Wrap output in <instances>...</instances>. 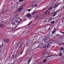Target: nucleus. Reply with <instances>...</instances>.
<instances>
[{
  "label": "nucleus",
  "instance_id": "obj_1",
  "mask_svg": "<svg viewBox=\"0 0 64 64\" xmlns=\"http://www.w3.org/2000/svg\"><path fill=\"white\" fill-rule=\"evenodd\" d=\"M21 20V19H20L19 18L17 21H14L12 22V24L13 25H17L20 22Z\"/></svg>",
  "mask_w": 64,
  "mask_h": 64
},
{
  "label": "nucleus",
  "instance_id": "obj_2",
  "mask_svg": "<svg viewBox=\"0 0 64 64\" xmlns=\"http://www.w3.org/2000/svg\"><path fill=\"white\" fill-rule=\"evenodd\" d=\"M43 40L46 43L45 44H47V43H51V41L50 40H48V39L47 38H45Z\"/></svg>",
  "mask_w": 64,
  "mask_h": 64
},
{
  "label": "nucleus",
  "instance_id": "obj_3",
  "mask_svg": "<svg viewBox=\"0 0 64 64\" xmlns=\"http://www.w3.org/2000/svg\"><path fill=\"white\" fill-rule=\"evenodd\" d=\"M38 47L39 48H43L45 47V44H40L39 45Z\"/></svg>",
  "mask_w": 64,
  "mask_h": 64
},
{
  "label": "nucleus",
  "instance_id": "obj_4",
  "mask_svg": "<svg viewBox=\"0 0 64 64\" xmlns=\"http://www.w3.org/2000/svg\"><path fill=\"white\" fill-rule=\"evenodd\" d=\"M53 6H52L50 7L45 12V13H47L48 14H49L50 13V12L49 11L48 12V11H49L50 10H51V9H53Z\"/></svg>",
  "mask_w": 64,
  "mask_h": 64
},
{
  "label": "nucleus",
  "instance_id": "obj_5",
  "mask_svg": "<svg viewBox=\"0 0 64 64\" xmlns=\"http://www.w3.org/2000/svg\"><path fill=\"white\" fill-rule=\"evenodd\" d=\"M15 56V54H11L10 56L9 59H12L14 58V57Z\"/></svg>",
  "mask_w": 64,
  "mask_h": 64
},
{
  "label": "nucleus",
  "instance_id": "obj_6",
  "mask_svg": "<svg viewBox=\"0 0 64 64\" xmlns=\"http://www.w3.org/2000/svg\"><path fill=\"white\" fill-rule=\"evenodd\" d=\"M45 47L46 46L48 48H50V45L49 44H45Z\"/></svg>",
  "mask_w": 64,
  "mask_h": 64
},
{
  "label": "nucleus",
  "instance_id": "obj_7",
  "mask_svg": "<svg viewBox=\"0 0 64 64\" xmlns=\"http://www.w3.org/2000/svg\"><path fill=\"white\" fill-rule=\"evenodd\" d=\"M24 6H20V8H19L18 9V11H20L21 10L23 9V7Z\"/></svg>",
  "mask_w": 64,
  "mask_h": 64
},
{
  "label": "nucleus",
  "instance_id": "obj_8",
  "mask_svg": "<svg viewBox=\"0 0 64 64\" xmlns=\"http://www.w3.org/2000/svg\"><path fill=\"white\" fill-rule=\"evenodd\" d=\"M25 16H26V17H27V16L28 18H29L30 17H31V14H26Z\"/></svg>",
  "mask_w": 64,
  "mask_h": 64
},
{
  "label": "nucleus",
  "instance_id": "obj_9",
  "mask_svg": "<svg viewBox=\"0 0 64 64\" xmlns=\"http://www.w3.org/2000/svg\"><path fill=\"white\" fill-rule=\"evenodd\" d=\"M14 16L15 18H16L17 16H18V14L17 13H15L14 14Z\"/></svg>",
  "mask_w": 64,
  "mask_h": 64
},
{
  "label": "nucleus",
  "instance_id": "obj_10",
  "mask_svg": "<svg viewBox=\"0 0 64 64\" xmlns=\"http://www.w3.org/2000/svg\"><path fill=\"white\" fill-rule=\"evenodd\" d=\"M38 12V10H37V12H33L32 13V15H34L35 14H37V13Z\"/></svg>",
  "mask_w": 64,
  "mask_h": 64
},
{
  "label": "nucleus",
  "instance_id": "obj_11",
  "mask_svg": "<svg viewBox=\"0 0 64 64\" xmlns=\"http://www.w3.org/2000/svg\"><path fill=\"white\" fill-rule=\"evenodd\" d=\"M39 17V16H36L34 17L33 18L34 19H38Z\"/></svg>",
  "mask_w": 64,
  "mask_h": 64
},
{
  "label": "nucleus",
  "instance_id": "obj_12",
  "mask_svg": "<svg viewBox=\"0 0 64 64\" xmlns=\"http://www.w3.org/2000/svg\"><path fill=\"white\" fill-rule=\"evenodd\" d=\"M4 26V25L2 24H0V27L2 28Z\"/></svg>",
  "mask_w": 64,
  "mask_h": 64
},
{
  "label": "nucleus",
  "instance_id": "obj_13",
  "mask_svg": "<svg viewBox=\"0 0 64 64\" xmlns=\"http://www.w3.org/2000/svg\"><path fill=\"white\" fill-rule=\"evenodd\" d=\"M10 41V40L9 39H7L6 40V42L8 43H9V41Z\"/></svg>",
  "mask_w": 64,
  "mask_h": 64
},
{
  "label": "nucleus",
  "instance_id": "obj_14",
  "mask_svg": "<svg viewBox=\"0 0 64 64\" xmlns=\"http://www.w3.org/2000/svg\"><path fill=\"white\" fill-rule=\"evenodd\" d=\"M31 60H32V59H30V60H28V64H29V63H30V61H31Z\"/></svg>",
  "mask_w": 64,
  "mask_h": 64
},
{
  "label": "nucleus",
  "instance_id": "obj_15",
  "mask_svg": "<svg viewBox=\"0 0 64 64\" xmlns=\"http://www.w3.org/2000/svg\"><path fill=\"white\" fill-rule=\"evenodd\" d=\"M59 12H56L54 13V14H55V15H57V13Z\"/></svg>",
  "mask_w": 64,
  "mask_h": 64
},
{
  "label": "nucleus",
  "instance_id": "obj_16",
  "mask_svg": "<svg viewBox=\"0 0 64 64\" xmlns=\"http://www.w3.org/2000/svg\"><path fill=\"white\" fill-rule=\"evenodd\" d=\"M58 5H55V6H54L53 8H56V7H57V6H58Z\"/></svg>",
  "mask_w": 64,
  "mask_h": 64
},
{
  "label": "nucleus",
  "instance_id": "obj_17",
  "mask_svg": "<svg viewBox=\"0 0 64 64\" xmlns=\"http://www.w3.org/2000/svg\"><path fill=\"white\" fill-rule=\"evenodd\" d=\"M55 31H54V30L51 32L52 33V34H54L55 33Z\"/></svg>",
  "mask_w": 64,
  "mask_h": 64
},
{
  "label": "nucleus",
  "instance_id": "obj_18",
  "mask_svg": "<svg viewBox=\"0 0 64 64\" xmlns=\"http://www.w3.org/2000/svg\"><path fill=\"white\" fill-rule=\"evenodd\" d=\"M60 50H61V51H63L64 50V48H61Z\"/></svg>",
  "mask_w": 64,
  "mask_h": 64
},
{
  "label": "nucleus",
  "instance_id": "obj_19",
  "mask_svg": "<svg viewBox=\"0 0 64 64\" xmlns=\"http://www.w3.org/2000/svg\"><path fill=\"white\" fill-rule=\"evenodd\" d=\"M62 54H62V53L60 54L59 55L60 56H62Z\"/></svg>",
  "mask_w": 64,
  "mask_h": 64
},
{
  "label": "nucleus",
  "instance_id": "obj_20",
  "mask_svg": "<svg viewBox=\"0 0 64 64\" xmlns=\"http://www.w3.org/2000/svg\"><path fill=\"white\" fill-rule=\"evenodd\" d=\"M31 9H29L28 10V12H30V11H31Z\"/></svg>",
  "mask_w": 64,
  "mask_h": 64
},
{
  "label": "nucleus",
  "instance_id": "obj_21",
  "mask_svg": "<svg viewBox=\"0 0 64 64\" xmlns=\"http://www.w3.org/2000/svg\"><path fill=\"white\" fill-rule=\"evenodd\" d=\"M56 29L55 28H54V31H55L56 32Z\"/></svg>",
  "mask_w": 64,
  "mask_h": 64
},
{
  "label": "nucleus",
  "instance_id": "obj_22",
  "mask_svg": "<svg viewBox=\"0 0 64 64\" xmlns=\"http://www.w3.org/2000/svg\"><path fill=\"white\" fill-rule=\"evenodd\" d=\"M32 22V21L30 22H29V23L27 25H30V24L31 23V22Z\"/></svg>",
  "mask_w": 64,
  "mask_h": 64
},
{
  "label": "nucleus",
  "instance_id": "obj_23",
  "mask_svg": "<svg viewBox=\"0 0 64 64\" xmlns=\"http://www.w3.org/2000/svg\"><path fill=\"white\" fill-rule=\"evenodd\" d=\"M52 55H50L49 56H48V57H52Z\"/></svg>",
  "mask_w": 64,
  "mask_h": 64
},
{
  "label": "nucleus",
  "instance_id": "obj_24",
  "mask_svg": "<svg viewBox=\"0 0 64 64\" xmlns=\"http://www.w3.org/2000/svg\"><path fill=\"white\" fill-rule=\"evenodd\" d=\"M56 36H60V34H56Z\"/></svg>",
  "mask_w": 64,
  "mask_h": 64
},
{
  "label": "nucleus",
  "instance_id": "obj_25",
  "mask_svg": "<svg viewBox=\"0 0 64 64\" xmlns=\"http://www.w3.org/2000/svg\"><path fill=\"white\" fill-rule=\"evenodd\" d=\"M19 2H23V0H19Z\"/></svg>",
  "mask_w": 64,
  "mask_h": 64
},
{
  "label": "nucleus",
  "instance_id": "obj_26",
  "mask_svg": "<svg viewBox=\"0 0 64 64\" xmlns=\"http://www.w3.org/2000/svg\"><path fill=\"white\" fill-rule=\"evenodd\" d=\"M23 52L22 51V52H21L20 53V55H22V53H23Z\"/></svg>",
  "mask_w": 64,
  "mask_h": 64
},
{
  "label": "nucleus",
  "instance_id": "obj_27",
  "mask_svg": "<svg viewBox=\"0 0 64 64\" xmlns=\"http://www.w3.org/2000/svg\"><path fill=\"white\" fill-rule=\"evenodd\" d=\"M34 7H37V5L36 4V5H34Z\"/></svg>",
  "mask_w": 64,
  "mask_h": 64
},
{
  "label": "nucleus",
  "instance_id": "obj_28",
  "mask_svg": "<svg viewBox=\"0 0 64 64\" xmlns=\"http://www.w3.org/2000/svg\"><path fill=\"white\" fill-rule=\"evenodd\" d=\"M48 57H48V56H46V59H48Z\"/></svg>",
  "mask_w": 64,
  "mask_h": 64
},
{
  "label": "nucleus",
  "instance_id": "obj_29",
  "mask_svg": "<svg viewBox=\"0 0 64 64\" xmlns=\"http://www.w3.org/2000/svg\"><path fill=\"white\" fill-rule=\"evenodd\" d=\"M56 14H54L53 16V17H54V16H56Z\"/></svg>",
  "mask_w": 64,
  "mask_h": 64
},
{
  "label": "nucleus",
  "instance_id": "obj_30",
  "mask_svg": "<svg viewBox=\"0 0 64 64\" xmlns=\"http://www.w3.org/2000/svg\"><path fill=\"white\" fill-rule=\"evenodd\" d=\"M47 61V60H46L44 61V62H46Z\"/></svg>",
  "mask_w": 64,
  "mask_h": 64
},
{
  "label": "nucleus",
  "instance_id": "obj_31",
  "mask_svg": "<svg viewBox=\"0 0 64 64\" xmlns=\"http://www.w3.org/2000/svg\"><path fill=\"white\" fill-rule=\"evenodd\" d=\"M14 28H13L12 29V30H13V31H14V30H14Z\"/></svg>",
  "mask_w": 64,
  "mask_h": 64
},
{
  "label": "nucleus",
  "instance_id": "obj_32",
  "mask_svg": "<svg viewBox=\"0 0 64 64\" xmlns=\"http://www.w3.org/2000/svg\"><path fill=\"white\" fill-rule=\"evenodd\" d=\"M52 24H54V22L53 21L52 22Z\"/></svg>",
  "mask_w": 64,
  "mask_h": 64
},
{
  "label": "nucleus",
  "instance_id": "obj_33",
  "mask_svg": "<svg viewBox=\"0 0 64 64\" xmlns=\"http://www.w3.org/2000/svg\"><path fill=\"white\" fill-rule=\"evenodd\" d=\"M60 33H63V32H60Z\"/></svg>",
  "mask_w": 64,
  "mask_h": 64
},
{
  "label": "nucleus",
  "instance_id": "obj_34",
  "mask_svg": "<svg viewBox=\"0 0 64 64\" xmlns=\"http://www.w3.org/2000/svg\"><path fill=\"white\" fill-rule=\"evenodd\" d=\"M47 22V20H45L44 21V22Z\"/></svg>",
  "mask_w": 64,
  "mask_h": 64
},
{
  "label": "nucleus",
  "instance_id": "obj_35",
  "mask_svg": "<svg viewBox=\"0 0 64 64\" xmlns=\"http://www.w3.org/2000/svg\"><path fill=\"white\" fill-rule=\"evenodd\" d=\"M63 21H64V18H63Z\"/></svg>",
  "mask_w": 64,
  "mask_h": 64
},
{
  "label": "nucleus",
  "instance_id": "obj_36",
  "mask_svg": "<svg viewBox=\"0 0 64 64\" xmlns=\"http://www.w3.org/2000/svg\"><path fill=\"white\" fill-rule=\"evenodd\" d=\"M50 30V28H48V30Z\"/></svg>",
  "mask_w": 64,
  "mask_h": 64
},
{
  "label": "nucleus",
  "instance_id": "obj_37",
  "mask_svg": "<svg viewBox=\"0 0 64 64\" xmlns=\"http://www.w3.org/2000/svg\"><path fill=\"white\" fill-rule=\"evenodd\" d=\"M4 42H5V39H4Z\"/></svg>",
  "mask_w": 64,
  "mask_h": 64
},
{
  "label": "nucleus",
  "instance_id": "obj_38",
  "mask_svg": "<svg viewBox=\"0 0 64 64\" xmlns=\"http://www.w3.org/2000/svg\"><path fill=\"white\" fill-rule=\"evenodd\" d=\"M63 33V34H64V32L63 33Z\"/></svg>",
  "mask_w": 64,
  "mask_h": 64
},
{
  "label": "nucleus",
  "instance_id": "obj_39",
  "mask_svg": "<svg viewBox=\"0 0 64 64\" xmlns=\"http://www.w3.org/2000/svg\"><path fill=\"white\" fill-rule=\"evenodd\" d=\"M0 53H1V50H0Z\"/></svg>",
  "mask_w": 64,
  "mask_h": 64
},
{
  "label": "nucleus",
  "instance_id": "obj_40",
  "mask_svg": "<svg viewBox=\"0 0 64 64\" xmlns=\"http://www.w3.org/2000/svg\"><path fill=\"white\" fill-rule=\"evenodd\" d=\"M62 27H64V26H62Z\"/></svg>",
  "mask_w": 64,
  "mask_h": 64
},
{
  "label": "nucleus",
  "instance_id": "obj_41",
  "mask_svg": "<svg viewBox=\"0 0 64 64\" xmlns=\"http://www.w3.org/2000/svg\"><path fill=\"white\" fill-rule=\"evenodd\" d=\"M1 46H0V48H1Z\"/></svg>",
  "mask_w": 64,
  "mask_h": 64
},
{
  "label": "nucleus",
  "instance_id": "obj_42",
  "mask_svg": "<svg viewBox=\"0 0 64 64\" xmlns=\"http://www.w3.org/2000/svg\"><path fill=\"white\" fill-rule=\"evenodd\" d=\"M40 39V38H39V39Z\"/></svg>",
  "mask_w": 64,
  "mask_h": 64
},
{
  "label": "nucleus",
  "instance_id": "obj_43",
  "mask_svg": "<svg viewBox=\"0 0 64 64\" xmlns=\"http://www.w3.org/2000/svg\"><path fill=\"white\" fill-rule=\"evenodd\" d=\"M63 2H64V0H63Z\"/></svg>",
  "mask_w": 64,
  "mask_h": 64
},
{
  "label": "nucleus",
  "instance_id": "obj_44",
  "mask_svg": "<svg viewBox=\"0 0 64 64\" xmlns=\"http://www.w3.org/2000/svg\"><path fill=\"white\" fill-rule=\"evenodd\" d=\"M36 10V9L35 10V11Z\"/></svg>",
  "mask_w": 64,
  "mask_h": 64
},
{
  "label": "nucleus",
  "instance_id": "obj_45",
  "mask_svg": "<svg viewBox=\"0 0 64 64\" xmlns=\"http://www.w3.org/2000/svg\"><path fill=\"white\" fill-rule=\"evenodd\" d=\"M52 19H54V18H52Z\"/></svg>",
  "mask_w": 64,
  "mask_h": 64
},
{
  "label": "nucleus",
  "instance_id": "obj_46",
  "mask_svg": "<svg viewBox=\"0 0 64 64\" xmlns=\"http://www.w3.org/2000/svg\"><path fill=\"white\" fill-rule=\"evenodd\" d=\"M26 30H25V31H26Z\"/></svg>",
  "mask_w": 64,
  "mask_h": 64
},
{
  "label": "nucleus",
  "instance_id": "obj_47",
  "mask_svg": "<svg viewBox=\"0 0 64 64\" xmlns=\"http://www.w3.org/2000/svg\"><path fill=\"white\" fill-rule=\"evenodd\" d=\"M14 63V62H13V63Z\"/></svg>",
  "mask_w": 64,
  "mask_h": 64
}]
</instances>
